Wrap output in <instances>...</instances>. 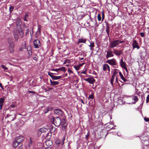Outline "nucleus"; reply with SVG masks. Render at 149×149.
Segmentation results:
<instances>
[{
	"instance_id": "774afa93",
	"label": "nucleus",
	"mask_w": 149,
	"mask_h": 149,
	"mask_svg": "<svg viewBox=\"0 0 149 149\" xmlns=\"http://www.w3.org/2000/svg\"><path fill=\"white\" fill-rule=\"evenodd\" d=\"M81 102L82 103H83L84 104V102L82 100H81Z\"/></svg>"
},
{
	"instance_id": "bf43d9fd",
	"label": "nucleus",
	"mask_w": 149,
	"mask_h": 149,
	"mask_svg": "<svg viewBox=\"0 0 149 149\" xmlns=\"http://www.w3.org/2000/svg\"><path fill=\"white\" fill-rule=\"evenodd\" d=\"M81 73L82 74H86V71H83V72H81Z\"/></svg>"
},
{
	"instance_id": "4468645a",
	"label": "nucleus",
	"mask_w": 149,
	"mask_h": 149,
	"mask_svg": "<svg viewBox=\"0 0 149 149\" xmlns=\"http://www.w3.org/2000/svg\"><path fill=\"white\" fill-rule=\"evenodd\" d=\"M132 47L134 49L136 48L138 49L140 48L138 45V43L136 42V40H134V41Z\"/></svg>"
},
{
	"instance_id": "b1692460",
	"label": "nucleus",
	"mask_w": 149,
	"mask_h": 149,
	"mask_svg": "<svg viewBox=\"0 0 149 149\" xmlns=\"http://www.w3.org/2000/svg\"><path fill=\"white\" fill-rule=\"evenodd\" d=\"M26 44L24 43L22 47L20 48L19 49V52H22L23 51V49H26Z\"/></svg>"
},
{
	"instance_id": "680f3d73",
	"label": "nucleus",
	"mask_w": 149,
	"mask_h": 149,
	"mask_svg": "<svg viewBox=\"0 0 149 149\" xmlns=\"http://www.w3.org/2000/svg\"><path fill=\"white\" fill-rule=\"evenodd\" d=\"M33 59L35 61H36L37 60V58L36 57L34 56L33 58Z\"/></svg>"
},
{
	"instance_id": "423d86ee",
	"label": "nucleus",
	"mask_w": 149,
	"mask_h": 149,
	"mask_svg": "<svg viewBox=\"0 0 149 149\" xmlns=\"http://www.w3.org/2000/svg\"><path fill=\"white\" fill-rule=\"evenodd\" d=\"M84 80L88 81L90 84H92L95 81V80L92 77H88L86 79H84Z\"/></svg>"
},
{
	"instance_id": "4c0bfd02",
	"label": "nucleus",
	"mask_w": 149,
	"mask_h": 149,
	"mask_svg": "<svg viewBox=\"0 0 149 149\" xmlns=\"http://www.w3.org/2000/svg\"><path fill=\"white\" fill-rule=\"evenodd\" d=\"M56 143L57 146H58L61 143V141L59 140H57L56 141Z\"/></svg>"
},
{
	"instance_id": "6e6d98bb",
	"label": "nucleus",
	"mask_w": 149,
	"mask_h": 149,
	"mask_svg": "<svg viewBox=\"0 0 149 149\" xmlns=\"http://www.w3.org/2000/svg\"><path fill=\"white\" fill-rule=\"evenodd\" d=\"M68 72L70 73H73V72L70 69V68H68Z\"/></svg>"
},
{
	"instance_id": "5fc2aeb1",
	"label": "nucleus",
	"mask_w": 149,
	"mask_h": 149,
	"mask_svg": "<svg viewBox=\"0 0 149 149\" xmlns=\"http://www.w3.org/2000/svg\"><path fill=\"white\" fill-rule=\"evenodd\" d=\"M55 130V128L52 127V129L50 130L51 132H54Z\"/></svg>"
},
{
	"instance_id": "72a5a7b5",
	"label": "nucleus",
	"mask_w": 149,
	"mask_h": 149,
	"mask_svg": "<svg viewBox=\"0 0 149 149\" xmlns=\"http://www.w3.org/2000/svg\"><path fill=\"white\" fill-rule=\"evenodd\" d=\"M106 31L108 35L109 36V28L108 26H107Z\"/></svg>"
},
{
	"instance_id": "09e8293b",
	"label": "nucleus",
	"mask_w": 149,
	"mask_h": 149,
	"mask_svg": "<svg viewBox=\"0 0 149 149\" xmlns=\"http://www.w3.org/2000/svg\"><path fill=\"white\" fill-rule=\"evenodd\" d=\"M29 29L28 28H27L26 30V32L25 33L26 35H27V34H29Z\"/></svg>"
},
{
	"instance_id": "cd10ccee",
	"label": "nucleus",
	"mask_w": 149,
	"mask_h": 149,
	"mask_svg": "<svg viewBox=\"0 0 149 149\" xmlns=\"http://www.w3.org/2000/svg\"><path fill=\"white\" fill-rule=\"evenodd\" d=\"M53 109L52 107H47L45 111V113H46L48 112L49 111H51Z\"/></svg>"
},
{
	"instance_id": "39448f33",
	"label": "nucleus",
	"mask_w": 149,
	"mask_h": 149,
	"mask_svg": "<svg viewBox=\"0 0 149 149\" xmlns=\"http://www.w3.org/2000/svg\"><path fill=\"white\" fill-rule=\"evenodd\" d=\"M34 48H39L41 46L40 41L38 40H34L33 42Z\"/></svg>"
},
{
	"instance_id": "052dcab7",
	"label": "nucleus",
	"mask_w": 149,
	"mask_h": 149,
	"mask_svg": "<svg viewBox=\"0 0 149 149\" xmlns=\"http://www.w3.org/2000/svg\"><path fill=\"white\" fill-rule=\"evenodd\" d=\"M0 87L2 89H4L3 88V86L2 85V84L1 83H0Z\"/></svg>"
},
{
	"instance_id": "412c9836",
	"label": "nucleus",
	"mask_w": 149,
	"mask_h": 149,
	"mask_svg": "<svg viewBox=\"0 0 149 149\" xmlns=\"http://www.w3.org/2000/svg\"><path fill=\"white\" fill-rule=\"evenodd\" d=\"M45 144L48 147H50L52 144V142L50 140H47L45 142Z\"/></svg>"
},
{
	"instance_id": "f3484780",
	"label": "nucleus",
	"mask_w": 149,
	"mask_h": 149,
	"mask_svg": "<svg viewBox=\"0 0 149 149\" xmlns=\"http://www.w3.org/2000/svg\"><path fill=\"white\" fill-rule=\"evenodd\" d=\"M4 97L0 98V109H2L4 101Z\"/></svg>"
},
{
	"instance_id": "7c9ffc66",
	"label": "nucleus",
	"mask_w": 149,
	"mask_h": 149,
	"mask_svg": "<svg viewBox=\"0 0 149 149\" xmlns=\"http://www.w3.org/2000/svg\"><path fill=\"white\" fill-rule=\"evenodd\" d=\"M29 17V15L28 14H25L24 16V20L25 21L27 22V19L28 18V17Z\"/></svg>"
},
{
	"instance_id": "e2e57ef3",
	"label": "nucleus",
	"mask_w": 149,
	"mask_h": 149,
	"mask_svg": "<svg viewBox=\"0 0 149 149\" xmlns=\"http://www.w3.org/2000/svg\"><path fill=\"white\" fill-rule=\"evenodd\" d=\"M115 82L117 83H118V79H117V77H116V81H115Z\"/></svg>"
},
{
	"instance_id": "aec40b11",
	"label": "nucleus",
	"mask_w": 149,
	"mask_h": 149,
	"mask_svg": "<svg viewBox=\"0 0 149 149\" xmlns=\"http://www.w3.org/2000/svg\"><path fill=\"white\" fill-rule=\"evenodd\" d=\"M113 56L111 51L107 52V54L106 56L107 59H108L109 57H113Z\"/></svg>"
},
{
	"instance_id": "473e14b6",
	"label": "nucleus",
	"mask_w": 149,
	"mask_h": 149,
	"mask_svg": "<svg viewBox=\"0 0 149 149\" xmlns=\"http://www.w3.org/2000/svg\"><path fill=\"white\" fill-rule=\"evenodd\" d=\"M51 84V85L54 86L55 85H57L59 84V82L56 81H53Z\"/></svg>"
},
{
	"instance_id": "603ef678",
	"label": "nucleus",
	"mask_w": 149,
	"mask_h": 149,
	"mask_svg": "<svg viewBox=\"0 0 149 149\" xmlns=\"http://www.w3.org/2000/svg\"><path fill=\"white\" fill-rule=\"evenodd\" d=\"M51 70L56 71L57 72H58V71H59V70H58V68L56 69H51Z\"/></svg>"
},
{
	"instance_id": "de8ad7c7",
	"label": "nucleus",
	"mask_w": 149,
	"mask_h": 149,
	"mask_svg": "<svg viewBox=\"0 0 149 149\" xmlns=\"http://www.w3.org/2000/svg\"><path fill=\"white\" fill-rule=\"evenodd\" d=\"M144 119V120L146 122H148L149 121V118H148L145 117Z\"/></svg>"
},
{
	"instance_id": "0eeeda50",
	"label": "nucleus",
	"mask_w": 149,
	"mask_h": 149,
	"mask_svg": "<svg viewBox=\"0 0 149 149\" xmlns=\"http://www.w3.org/2000/svg\"><path fill=\"white\" fill-rule=\"evenodd\" d=\"M106 63L112 65H116V60L114 58L108 60L106 61Z\"/></svg>"
},
{
	"instance_id": "a211bd4d",
	"label": "nucleus",
	"mask_w": 149,
	"mask_h": 149,
	"mask_svg": "<svg viewBox=\"0 0 149 149\" xmlns=\"http://www.w3.org/2000/svg\"><path fill=\"white\" fill-rule=\"evenodd\" d=\"M86 41V39H84L83 38H79L78 39V40L77 42V44H79L80 43H85Z\"/></svg>"
},
{
	"instance_id": "f257e3e1",
	"label": "nucleus",
	"mask_w": 149,
	"mask_h": 149,
	"mask_svg": "<svg viewBox=\"0 0 149 149\" xmlns=\"http://www.w3.org/2000/svg\"><path fill=\"white\" fill-rule=\"evenodd\" d=\"M8 42L9 44V49L10 53L13 54L14 52V48L15 46V44L13 40L10 38L8 39Z\"/></svg>"
},
{
	"instance_id": "bb28decb",
	"label": "nucleus",
	"mask_w": 149,
	"mask_h": 149,
	"mask_svg": "<svg viewBox=\"0 0 149 149\" xmlns=\"http://www.w3.org/2000/svg\"><path fill=\"white\" fill-rule=\"evenodd\" d=\"M119 70L116 69L114 70V72L113 73V75L116 77H117L116 75V74L118 72Z\"/></svg>"
},
{
	"instance_id": "a878e982",
	"label": "nucleus",
	"mask_w": 149,
	"mask_h": 149,
	"mask_svg": "<svg viewBox=\"0 0 149 149\" xmlns=\"http://www.w3.org/2000/svg\"><path fill=\"white\" fill-rule=\"evenodd\" d=\"M33 143V141L31 139V138H30V141L29 142L28 147L29 148H30L32 146Z\"/></svg>"
},
{
	"instance_id": "49530a36",
	"label": "nucleus",
	"mask_w": 149,
	"mask_h": 149,
	"mask_svg": "<svg viewBox=\"0 0 149 149\" xmlns=\"http://www.w3.org/2000/svg\"><path fill=\"white\" fill-rule=\"evenodd\" d=\"M146 103H148L149 101V95H148L146 99Z\"/></svg>"
},
{
	"instance_id": "338daca9",
	"label": "nucleus",
	"mask_w": 149,
	"mask_h": 149,
	"mask_svg": "<svg viewBox=\"0 0 149 149\" xmlns=\"http://www.w3.org/2000/svg\"><path fill=\"white\" fill-rule=\"evenodd\" d=\"M17 137H19L20 139L19 140H21V139H22V138L23 137H23L22 136H18Z\"/></svg>"
},
{
	"instance_id": "a18cd8bd",
	"label": "nucleus",
	"mask_w": 149,
	"mask_h": 149,
	"mask_svg": "<svg viewBox=\"0 0 149 149\" xmlns=\"http://www.w3.org/2000/svg\"><path fill=\"white\" fill-rule=\"evenodd\" d=\"M74 68L77 70H79V68H80L79 66H74Z\"/></svg>"
},
{
	"instance_id": "864d4df0",
	"label": "nucleus",
	"mask_w": 149,
	"mask_h": 149,
	"mask_svg": "<svg viewBox=\"0 0 149 149\" xmlns=\"http://www.w3.org/2000/svg\"><path fill=\"white\" fill-rule=\"evenodd\" d=\"M140 34L142 37H143L144 36V33L141 32L140 33Z\"/></svg>"
},
{
	"instance_id": "e433bc0d",
	"label": "nucleus",
	"mask_w": 149,
	"mask_h": 149,
	"mask_svg": "<svg viewBox=\"0 0 149 149\" xmlns=\"http://www.w3.org/2000/svg\"><path fill=\"white\" fill-rule=\"evenodd\" d=\"M90 47H91L90 49L91 50L92 49V48L93 47H94V43H91L90 45H89Z\"/></svg>"
},
{
	"instance_id": "3c124183",
	"label": "nucleus",
	"mask_w": 149,
	"mask_h": 149,
	"mask_svg": "<svg viewBox=\"0 0 149 149\" xmlns=\"http://www.w3.org/2000/svg\"><path fill=\"white\" fill-rule=\"evenodd\" d=\"M16 107V105L15 104H12L9 107L10 108V109L11 108H13L15 107Z\"/></svg>"
},
{
	"instance_id": "6ab92c4d",
	"label": "nucleus",
	"mask_w": 149,
	"mask_h": 149,
	"mask_svg": "<svg viewBox=\"0 0 149 149\" xmlns=\"http://www.w3.org/2000/svg\"><path fill=\"white\" fill-rule=\"evenodd\" d=\"M15 24L17 27H21L20 26L22 24V23L20 19H17L16 20L15 22Z\"/></svg>"
},
{
	"instance_id": "2f4dec72",
	"label": "nucleus",
	"mask_w": 149,
	"mask_h": 149,
	"mask_svg": "<svg viewBox=\"0 0 149 149\" xmlns=\"http://www.w3.org/2000/svg\"><path fill=\"white\" fill-rule=\"evenodd\" d=\"M59 71H62L64 72H65L66 70L65 69V67H62L61 68H58Z\"/></svg>"
},
{
	"instance_id": "f8f14e48",
	"label": "nucleus",
	"mask_w": 149,
	"mask_h": 149,
	"mask_svg": "<svg viewBox=\"0 0 149 149\" xmlns=\"http://www.w3.org/2000/svg\"><path fill=\"white\" fill-rule=\"evenodd\" d=\"M107 69L108 70L109 72L110 71V69L109 66L106 64H105L103 65V70L104 71H106Z\"/></svg>"
},
{
	"instance_id": "0e129e2a",
	"label": "nucleus",
	"mask_w": 149,
	"mask_h": 149,
	"mask_svg": "<svg viewBox=\"0 0 149 149\" xmlns=\"http://www.w3.org/2000/svg\"><path fill=\"white\" fill-rule=\"evenodd\" d=\"M45 149H51V147H47L45 148Z\"/></svg>"
},
{
	"instance_id": "2eb2a0df",
	"label": "nucleus",
	"mask_w": 149,
	"mask_h": 149,
	"mask_svg": "<svg viewBox=\"0 0 149 149\" xmlns=\"http://www.w3.org/2000/svg\"><path fill=\"white\" fill-rule=\"evenodd\" d=\"M120 66L123 68H124L126 71H127V68L126 66L125 63L123 61V59H121V63H120Z\"/></svg>"
},
{
	"instance_id": "c85d7f7f",
	"label": "nucleus",
	"mask_w": 149,
	"mask_h": 149,
	"mask_svg": "<svg viewBox=\"0 0 149 149\" xmlns=\"http://www.w3.org/2000/svg\"><path fill=\"white\" fill-rule=\"evenodd\" d=\"M115 77H115L113 75H112V77L111 79V84L113 86V82L114 81V79Z\"/></svg>"
},
{
	"instance_id": "1a4fd4ad",
	"label": "nucleus",
	"mask_w": 149,
	"mask_h": 149,
	"mask_svg": "<svg viewBox=\"0 0 149 149\" xmlns=\"http://www.w3.org/2000/svg\"><path fill=\"white\" fill-rule=\"evenodd\" d=\"M54 112L55 113H58L59 115V116H61L63 117L64 115L63 112L61 110L59 109H55L54 110Z\"/></svg>"
},
{
	"instance_id": "a19ab883",
	"label": "nucleus",
	"mask_w": 149,
	"mask_h": 149,
	"mask_svg": "<svg viewBox=\"0 0 149 149\" xmlns=\"http://www.w3.org/2000/svg\"><path fill=\"white\" fill-rule=\"evenodd\" d=\"M104 11H103L102 12V21H103V20L104 19Z\"/></svg>"
},
{
	"instance_id": "79ce46f5",
	"label": "nucleus",
	"mask_w": 149,
	"mask_h": 149,
	"mask_svg": "<svg viewBox=\"0 0 149 149\" xmlns=\"http://www.w3.org/2000/svg\"><path fill=\"white\" fill-rule=\"evenodd\" d=\"M101 16L100 14H98L97 15V19L98 21H100L101 20Z\"/></svg>"
},
{
	"instance_id": "c03bdc74",
	"label": "nucleus",
	"mask_w": 149,
	"mask_h": 149,
	"mask_svg": "<svg viewBox=\"0 0 149 149\" xmlns=\"http://www.w3.org/2000/svg\"><path fill=\"white\" fill-rule=\"evenodd\" d=\"M94 98V96L93 94H92L90 95H89V97H88V99H93Z\"/></svg>"
},
{
	"instance_id": "13d9d810",
	"label": "nucleus",
	"mask_w": 149,
	"mask_h": 149,
	"mask_svg": "<svg viewBox=\"0 0 149 149\" xmlns=\"http://www.w3.org/2000/svg\"><path fill=\"white\" fill-rule=\"evenodd\" d=\"M62 128L64 129H65L66 128V126L65 125H62Z\"/></svg>"
},
{
	"instance_id": "4d7b16f0",
	"label": "nucleus",
	"mask_w": 149,
	"mask_h": 149,
	"mask_svg": "<svg viewBox=\"0 0 149 149\" xmlns=\"http://www.w3.org/2000/svg\"><path fill=\"white\" fill-rule=\"evenodd\" d=\"M28 92H29L30 93L36 94V92H35L33 91H28Z\"/></svg>"
},
{
	"instance_id": "4be33fe9",
	"label": "nucleus",
	"mask_w": 149,
	"mask_h": 149,
	"mask_svg": "<svg viewBox=\"0 0 149 149\" xmlns=\"http://www.w3.org/2000/svg\"><path fill=\"white\" fill-rule=\"evenodd\" d=\"M13 35H14V38L15 40L16 41H17L18 40L19 37L18 35L17 34V33L15 32H13Z\"/></svg>"
},
{
	"instance_id": "6e6552de",
	"label": "nucleus",
	"mask_w": 149,
	"mask_h": 149,
	"mask_svg": "<svg viewBox=\"0 0 149 149\" xmlns=\"http://www.w3.org/2000/svg\"><path fill=\"white\" fill-rule=\"evenodd\" d=\"M27 49L28 54L27 57L29 58L32 54V48L31 46L30 45H28L27 47Z\"/></svg>"
},
{
	"instance_id": "20e7f679",
	"label": "nucleus",
	"mask_w": 149,
	"mask_h": 149,
	"mask_svg": "<svg viewBox=\"0 0 149 149\" xmlns=\"http://www.w3.org/2000/svg\"><path fill=\"white\" fill-rule=\"evenodd\" d=\"M19 137H17L14 141L13 146L14 148L17 147L20 144V143L23 141V137L21 139V140H19Z\"/></svg>"
},
{
	"instance_id": "ddd939ff",
	"label": "nucleus",
	"mask_w": 149,
	"mask_h": 149,
	"mask_svg": "<svg viewBox=\"0 0 149 149\" xmlns=\"http://www.w3.org/2000/svg\"><path fill=\"white\" fill-rule=\"evenodd\" d=\"M18 31L21 37L23 38L24 35V33L21 27L19 28L18 29Z\"/></svg>"
},
{
	"instance_id": "69168bd1",
	"label": "nucleus",
	"mask_w": 149,
	"mask_h": 149,
	"mask_svg": "<svg viewBox=\"0 0 149 149\" xmlns=\"http://www.w3.org/2000/svg\"><path fill=\"white\" fill-rule=\"evenodd\" d=\"M62 120H63V121H65V120H66V118H63L62 119Z\"/></svg>"
},
{
	"instance_id": "7ed1b4c3",
	"label": "nucleus",
	"mask_w": 149,
	"mask_h": 149,
	"mask_svg": "<svg viewBox=\"0 0 149 149\" xmlns=\"http://www.w3.org/2000/svg\"><path fill=\"white\" fill-rule=\"evenodd\" d=\"M124 42V41H119L118 40H114L110 43V47L111 48L116 47L119 43H122Z\"/></svg>"
},
{
	"instance_id": "c756f323",
	"label": "nucleus",
	"mask_w": 149,
	"mask_h": 149,
	"mask_svg": "<svg viewBox=\"0 0 149 149\" xmlns=\"http://www.w3.org/2000/svg\"><path fill=\"white\" fill-rule=\"evenodd\" d=\"M133 100H134L136 102H137L138 100L139 99L136 96H134L133 97Z\"/></svg>"
},
{
	"instance_id": "9d476101",
	"label": "nucleus",
	"mask_w": 149,
	"mask_h": 149,
	"mask_svg": "<svg viewBox=\"0 0 149 149\" xmlns=\"http://www.w3.org/2000/svg\"><path fill=\"white\" fill-rule=\"evenodd\" d=\"M6 117L7 118H8L9 120L13 121L16 118V116L15 114L9 115V114H8L6 116Z\"/></svg>"
},
{
	"instance_id": "8fccbe9b",
	"label": "nucleus",
	"mask_w": 149,
	"mask_h": 149,
	"mask_svg": "<svg viewBox=\"0 0 149 149\" xmlns=\"http://www.w3.org/2000/svg\"><path fill=\"white\" fill-rule=\"evenodd\" d=\"M20 146H19L18 148V149H22V143H20V144H19Z\"/></svg>"
},
{
	"instance_id": "5701e85b",
	"label": "nucleus",
	"mask_w": 149,
	"mask_h": 149,
	"mask_svg": "<svg viewBox=\"0 0 149 149\" xmlns=\"http://www.w3.org/2000/svg\"><path fill=\"white\" fill-rule=\"evenodd\" d=\"M119 74L121 79L124 82H126L127 81V80L124 77L123 75L120 72H119Z\"/></svg>"
},
{
	"instance_id": "dca6fc26",
	"label": "nucleus",
	"mask_w": 149,
	"mask_h": 149,
	"mask_svg": "<svg viewBox=\"0 0 149 149\" xmlns=\"http://www.w3.org/2000/svg\"><path fill=\"white\" fill-rule=\"evenodd\" d=\"M47 130V129L45 127H42L39 129L38 130V133L39 134L40 133H42L44 132Z\"/></svg>"
},
{
	"instance_id": "37998d69",
	"label": "nucleus",
	"mask_w": 149,
	"mask_h": 149,
	"mask_svg": "<svg viewBox=\"0 0 149 149\" xmlns=\"http://www.w3.org/2000/svg\"><path fill=\"white\" fill-rule=\"evenodd\" d=\"M48 74L52 78H52L53 76H54L53 75V73L51 72H49L48 73Z\"/></svg>"
},
{
	"instance_id": "c9c22d12",
	"label": "nucleus",
	"mask_w": 149,
	"mask_h": 149,
	"mask_svg": "<svg viewBox=\"0 0 149 149\" xmlns=\"http://www.w3.org/2000/svg\"><path fill=\"white\" fill-rule=\"evenodd\" d=\"M38 31H39V32L40 33L41 31H41V28H42V26L41 25H38Z\"/></svg>"
},
{
	"instance_id": "393cba45",
	"label": "nucleus",
	"mask_w": 149,
	"mask_h": 149,
	"mask_svg": "<svg viewBox=\"0 0 149 149\" xmlns=\"http://www.w3.org/2000/svg\"><path fill=\"white\" fill-rule=\"evenodd\" d=\"M62 77L61 76H56L54 75L53 77L52 78V79L53 80H58L60 79Z\"/></svg>"
},
{
	"instance_id": "58836bf2",
	"label": "nucleus",
	"mask_w": 149,
	"mask_h": 149,
	"mask_svg": "<svg viewBox=\"0 0 149 149\" xmlns=\"http://www.w3.org/2000/svg\"><path fill=\"white\" fill-rule=\"evenodd\" d=\"M1 67L4 70H8V68L6 67L5 65H1Z\"/></svg>"
},
{
	"instance_id": "f03ea898",
	"label": "nucleus",
	"mask_w": 149,
	"mask_h": 149,
	"mask_svg": "<svg viewBox=\"0 0 149 149\" xmlns=\"http://www.w3.org/2000/svg\"><path fill=\"white\" fill-rule=\"evenodd\" d=\"M52 121V123L56 127L60 125L61 122L60 118L58 117L53 118Z\"/></svg>"
},
{
	"instance_id": "ea45409f",
	"label": "nucleus",
	"mask_w": 149,
	"mask_h": 149,
	"mask_svg": "<svg viewBox=\"0 0 149 149\" xmlns=\"http://www.w3.org/2000/svg\"><path fill=\"white\" fill-rule=\"evenodd\" d=\"M89 134H90L89 131L88 132L87 135H86V136H85V139L86 140H87L88 139V137L89 136Z\"/></svg>"
},
{
	"instance_id": "9b49d317",
	"label": "nucleus",
	"mask_w": 149,
	"mask_h": 149,
	"mask_svg": "<svg viewBox=\"0 0 149 149\" xmlns=\"http://www.w3.org/2000/svg\"><path fill=\"white\" fill-rule=\"evenodd\" d=\"M113 53L116 56H120L122 53V51L121 50L113 49Z\"/></svg>"
},
{
	"instance_id": "f704fd0d",
	"label": "nucleus",
	"mask_w": 149,
	"mask_h": 149,
	"mask_svg": "<svg viewBox=\"0 0 149 149\" xmlns=\"http://www.w3.org/2000/svg\"><path fill=\"white\" fill-rule=\"evenodd\" d=\"M14 7L13 6H10L9 7V11L10 13H11L12 11L14 9Z\"/></svg>"
}]
</instances>
